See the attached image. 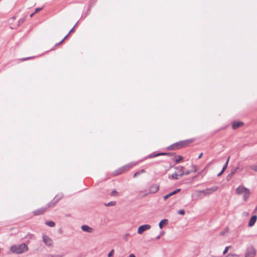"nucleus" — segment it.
<instances>
[{
  "mask_svg": "<svg viewBox=\"0 0 257 257\" xmlns=\"http://www.w3.org/2000/svg\"><path fill=\"white\" fill-rule=\"evenodd\" d=\"M236 194L238 195H242L243 199L246 201L249 197L250 190L249 189L242 185L239 186L235 190Z\"/></svg>",
  "mask_w": 257,
  "mask_h": 257,
  "instance_id": "f257e3e1",
  "label": "nucleus"
},
{
  "mask_svg": "<svg viewBox=\"0 0 257 257\" xmlns=\"http://www.w3.org/2000/svg\"><path fill=\"white\" fill-rule=\"evenodd\" d=\"M10 250L13 253L21 254L25 252L28 250V246L25 243L19 245H14L10 248Z\"/></svg>",
  "mask_w": 257,
  "mask_h": 257,
  "instance_id": "f03ea898",
  "label": "nucleus"
},
{
  "mask_svg": "<svg viewBox=\"0 0 257 257\" xmlns=\"http://www.w3.org/2000/svg\"><path fill=\"white\" fill-rule=\"evenodd\" d=\"M160 186L158 184H152L149 190H145L141 191L144 195H148L149 194H153L157 192L159 190Z\"/></svg>",
  "mask_w": 257,
  "mask_h": 257,
  "instance_id": "7ed1b4c3",
  "label": "nucleus"
},
{
  "mask_svg": "<svg viewBox=\"0 0 257 257\" xmlns=\"http://www.w3.org/2000/svg\"><path fill=\"white\" fill-rule=\"evenodd\" d=\"M219 187L217 186H214L211 188H206L205 189L202 190V192H203V194L204 196L209 195L211 194H213L214 192H216Z\"/></svg>",
  "mask_w": 257,
  "mask_h": 257,
  "instance_id": "20e7f679",
  "label": "nucleus"
},
{
  "mask_svg": "<svg viewBox=\"0 0 257 257\" xmlns=\"http://www.w3.org/2000/svg\"><path fill=\"white\" fill-rule=\"evenodd\" d=\"M151 228V226L150 224H143L139 227L137 232L139 234H142L145 231L150 229Z\"/></svg>",
  "mask_w": 257,
  "mask_h": 257,
  "instance_id": "39448f33",
  "label": "nucleus"
},
{
  "mask_svg": "<svg viewBox=\"0 0 257 257\" xmlns=\"http://www.w3.org/2000/svg\"><path fill=\"white\" fill-rule=\"evenodd\" d=\"M255 253V249L252 247H249L246 250L245 257H254Z\"/></svg>",
  "mask_w": 257,
  "mask_h": 257,
  "instance_id": "423d86ee",
  "label": "nucleus"
},
{
  "mask_svg": "<svg viewBox=\"0 0 257 257\" xmlns=\"http://www.w3.org/2000/svg\"><path fill=\"white\" fill-rule=\"evenodd\" d=\"M43 241L47 246H51L52 245V240L47 235H43Z\"/></svg>",
  "mask_w": 257,
  "mask_h": 257,
  "instance_id": "0eeeda50",
  "label": "nucleus"
},
{
  "mask_svg": "<svg viewBox=\"0 0 257 257\" xmlns=\"http://www.w3.org/2000/svg\"><path fill=\"white\" fill-rule=\"evenodd\" d=\"M81 229L85 232L88 233H92L93 231V229L87 225H83L81 227Z\"/></svg>",
  "mask_w": 257,
  "mask_h": 257,
  "instance_id": "6e6552de",
  "label": "nucleus"
},
{
  "mask_svg": "<svg viewBox=\"0 0 257 257\" xmlns=\"http://www.w3.org/2000/svg\"><path fill=\"white\" fill-rule=\"evenodd\" d=\"M257 219V216L256 215H253L251 217L248 222V225L249 227H251L254 225Z\"/></svg>",
  "mask_w": 257,
  "mask_h": 257,
  "instance_id": "1a4fd4ad",
  "label": "nucleus"
},
{
  "mask_svg": "<svg viewBox=\"0 0 257 257\" xmlns=\"http://www.w3.org/2000/svg\"><path fill=\"white\" fill-rule=\"evenodd\" d=\"M187 143H188V141L181 142L179 143L176 144L174 146V147L175 148V149H179V148H181L182 147L185 146L187 144Z\"/></svg>",
  "mask_w": 257,
  "mask_h": 257,
  "instance_id": "9d476101",
  "label": "nucleus"
},
{
  "mask_svg": "<svg viewBox=\"0 0 257 257\" xmlns=\"http://www.w3.org/2000/svg\"><path fill=\"white\" fill-rule=\"evenodd\" d=\"M175 169L178 171V172L179 173V177H181L184 175V172L183 171V167L178 166V167H176Z\"/></svg>",
  "mask_w": 257,
  "mask_h": 257,
  "instance_id": "9b49d317",
  "label": "nucleus"
},
{
  "mask_svg": "<svg viewBox=\"0 0 257 257\" xmlns=\"http://www.w3.org/2000/svg\"><path fill=\"white\" fill-rule=\"evenodd\" d=\"M243 124V122H234L232 123V128L233 129H236L238 127H239L240 126H241V125H242Z\"/></svg>",
  "mask_w": 257,
  "mask_h": 257,
  "instance_id": "f8f14e48",
  "label": "nucleus"
},
{
  "mask_svg": "<svg viewBox=\"0 0 257 257\" xmlns=\"http://www.w3.org/2000/svg\"><path fill=\"white\" fill-rule=\"evenodd\" d=\"M168 223L167 219H163L162 220L159 224V227L160 228H162L165 225H166Z\"/></svg>",
  "mask_w": 257,
  "mask_h": 257,
  "instance_id": "ddd939ff",
  "label": "nucleus"
},
{
  "mask_svg": "<svg viewBox=\"0 0 257 257\" xmlns=\"http://www.w3.org/2000/svg\"><path fill=\"white\" fill-rule=\"evenodd\" d=\"M46 209H47L46 208H41V209L35 211L34 212V213L35 215H40V214L43 213L46 210Z\"/></svg>",
  "mask_w": 257,
  "mask_h": 257,
  "instance_id": "4468645a",
  "label": "nucleus"
},
{
  "mask_svg": "<svg viewBox=\"0 0 257 257\" xmlns=\"http://www.w3.org/2000/svg\"><path fill=\"white\" fill-rule=\"evenodd\" d=\"M179 174L177 173H174L172 174L171 176H169V178H173L174 179H179Z\"/></svg>",
  "mask_w": 257,
  "mask_h": 257,
  "instance_id": "2eb2a0df",
  "label": "nucleus"
},
{
  "mask_svg": "<svg viewBox=\"0 0 257 257\" xmlns=\"http://www.w3.org/2000/svg\"><path fill=\"white\" fill-rule=\"evenodd\" d=\"M183 160V157L181 156H177L175 158L174 161L176 163H178Z\"/></svg>",
  "mask_w": 257,
  "mask_h": 257,
  "instance_id": "dca6fc26",
  "label": "nucleus"
},
{
  "mask_svg": "<svg viewBox=\"0 0 257 257\" xmlns=\"http://www.w3.org/2000/svg\"><path fill=\"white\" fill-rule=\"evenodd\" d=\"M46 224L50 227H54L55 225V222L53 221H47L46 222Z\"/></svg>",
  "mask_w": 257,
  "mask_h": 257,
  "instance_id": "f3484780",
  "label": "nucleus"
},
{
  "mask_svg": "<svg viewBox=\"0 0 257 257\" xmlns=\"http://www.w3.org/2000/svg\"><path fill=\"white\" fill-rule=\"evenodd\" d=\"M44 257H63V255L62 254H47Z\"/></svg>",
  "mask_w": 257,
  "mask_h": 257,
  "instance_id": "a211bd4d",
  "label": "nucleus"
},
{
  "mask_svg": "<svg viewBox=\"0 0 257 257\" xmlns=\"http://www.w3.org/2000/svg\"><path fill=\"white\" fill-rule=\"evenodd\" d=\"M229 158H230V157H228L227 159L226 163L224 164V166L223 167V168H222V170L223 171H224L226 170V169L227 168V165H228V162H229Z\"/></svg>",
  "mask_w": 257,
  "mask_h": 257,
  "instance_id": "6ab92c4d",
  "label": "nucleus"
},
{
  "mask_svg": "<svg viewBox=\"0 0 257 257\" xmlns=\"http://www.w3.org/2000/svg\"><path fill=\"white\" fill-rule=\"evenodd\" d=\"M145 172V170H141V171H139L138 172H137L136 173H135L134 175V177L135 178L137 176H138V175H140L141 174L143 173H144Z\"/></svg>",
  "mask_w": 257,
  "mask_h": 257,
  "instance_id": "aec40b11",
  "label": "nucleus"
},
{
  "mask_svg": "<svg viewBox=\"0 0 257 257\" xmlns=\"http://www.w3.org/2000/svg\"><path fill=\"white\" fill-rule=\"evenodd\" d=\"M42 9V8H37L36 9L35 12L30 15V17H32L35 14L38 13L39 11H40Z\"/></svg>",
  "mask_w": 257,
  "mask_h": 257,
  "instance_id": "412c9836",
  "label": "nucleus"
},
{
  "mask_svg": "<svg viewBox=\"0 0 257 257\" xmlns=\"http://www.w3.org/2000/svg\"><path fill=\"white\" fill-rule=\"evenodd\" d=\"M173 195V194L172 193V192H171L166 195H165L163 198H164V199L165 200H167L169 197L172 196Z\"/></svg>",
  "mask_w": 257,
  "mask_h": 257,
  "instance_id": "4be33fe9",
  "label": "nucleus"
},
{
  "mask_svg": "<svg viewBox=\"0 0 257 257\" xmlns=\"http://www.w3.org/2000/svg\"><path fill=\"white\" fill-rule=\"evenodd\" d=\"M195 192L196 193V195L199 197L202 194H203V192H202V190H196Z\"/></svg>",
  "mask_w": 257,
  "mask_h": 257,
  "instance_id": "5701e85b",
  "label": "nucleus"
},
{
  "mask_svg": "<svg viewBox=\"0 0 257 257\" xmlns=\"http://www.w3.org/2000/svg\"><path fill=\"white\" fill-rule=\"evenodd\" d=\"M114 253V250L112 249L108 254V257H112Z\"/></svg>",
  "mask_w": 257,
  "mask_h": 257,
  "instance_id": "b1692460",
  "label": "nucleus"
},
{
  "mask_svg": "<svg viewBox=\"0 0 257 257\" xmlns=\"http://www.w3.org/2000/svg\"><path fill=\"white\" fill-rule=\"evenodd\" d=\"M250 168L252 170L257 172V165H251L250 166Z\"/></svg>",
  "mask_w": 257,
  "mask_h": 257,
  "instance_id": "393cba45",
  "label": "nucleus"
},
{
  "mask_svg": "<svg viewBox=\"0 0 257 257\" xmlns=\"http://www.w3.org/2000/svg\"><path fill=\"white\" fill-rule=\"evenodd\" d=\"M110 195L111 196H116L118 195V193L116 190H113L111 191Z\"/></svg>",
  "mask_w": 257,
  "mask_h": 257,
  "instance_id": "a878e982",
  "label": "nucleus"
},
{
  "mask_svg": "<svg viewBox=\"0 0 257 257\" xmlns=\"http://www.w3.org/2000/svg\"><path fill=\"white\" fill-rule=\"evenodd\" d=\"M129 235H130V234L128 233H125V234H124V235L123 236V239L125 241H127L128 239L127 238Z\"/></svg>",
  "mask_w": 257,
  "mask_h": 257,
  "instance_id": "bb28decb",
  "label": "nucleus"
},
{
  "mask_svg": "<svg viewBox=\"0 0 257 257\" xmlns=\"http://www.w3.org/2000/svg\"><path fill=\"white\" fill-rule=\"evenodd\" d=\"M115 204V202L114 201H111L109 203H108L106 205L107 206H114Z\"/></svg>",
  "mask_w": 257,
  "mask_h": 257,
  "instance_id": "cd10ccee",
  "label": "nucleus"
},
{
  "mask_svg": "<svg viewBox=\"0 0 257 257\" xmlns=\"http://www.w3.org/2000/svg\"><path fill=\"white\" fill-rule=\"evenodd\" d=\"M68 36H69V35H68V34H67V35H66L64 38V39H63L61 41H60L59 43H58V44H57L56 45V46H58L59 45H60V44H62V43L63 42V41H64V40H65V39H66L68 37Z\"/></svg>",
  "mask_w": 257,
  "mask_h": 257,
  "instance_id": "c85d7f7f",
  "label": "nucleus"
},
{
  "mask_svg": "<svg viewBox=\"0 0 257 257\" xmlns=\"http://www.w3.org/2000/svg\"><path fill=\"white\" fill-rule=\"evenodd\" d=\"M57 201H55V202H53V203H51H51H50L48 204V207H51L54 206L55 205V204L57 203Z\"/></svg>",
  "mask_w": 257,
  "mask_h": 257,
  "instance_id": "c756f323",
  "label": "nucleus"
},
{
  "mask_svg": "<svg viewBox=\"0 0 257 257\" xmlns=\"http://www.w3.org/2000/svg\"><path fill=\"white\" fill-rule=\"evenodd\" d=\"M178 213L179 214H180V215H184V214H185V211H184V210H182V209H181V210H178Z\"/></svg>",
  "mask_w": 257,
  "mask_h": 257,
  "instance_id": "7c9ffc66",
  "label": "nucleus"
},
{
  "mask_svg": "<svg viewBox=\"0 0 257 257\" xmlns=\"http://www.w3.org/2000/svg\"><path fill=\"white\" fill-rule=\"evenodd\" d=\"M164 234V231H162L160 233V234L159 235H158V236L156 237V239H159Z\"/></svg>",
  "mask_w": 257,
  "mask_h": 257,
  "instance_id": "2f4dec72",
  "label": "nucleus"
},
{
  "mask_svg": "<svg viewBox=\"0 0 257 257\" xmlns=\"http://www.w3.org/2000/svg\"><path fill=\"white\" fill-rule=\"evenodd\" d=\"M229 246H226L225 248V249L223 251V253L224 254H226L227 253V252L228 251V248H229Z\"/></svg>",
  "mask_w": 257,
  "mask_h": 257,
  "instance_id": "473e14b6",
  "label": "nucleus"
},
{
  "mask_svg": "<svg viewBox=\"0 0 257 257\" xmlns=\"http://www.w3.org/2000/svg\"><path fill=\"white\" fill-rule=\"evenodd\" d=\"M180 189H177L176 190H175V191L172 192V193L173 194V195L176 194L177 193L180 192Z\"/></svg>",
  "mask_w": 257,
  "mask_h": 257,
  "instance_id": "72a5a7b5",
  "label": "nucleus"
},
{
  "mask_svg": "<svg viewBox=\"0 0 257 257\" xmlns=\"http://www.w3.org/2000/svg\"><path fill=\"white\" fill-rule=\"evenodd\" d=\"M238 170H239L240 171H241L242 169H239V168H236L232 172V174H234Z\"/></svg>",
  "mask_w": 257,
  "mask_h": 257,
  "instance_id": "f704fd0d",
  "label": "nucleus"
},
{
  "mask_svg": "<svg viewBox=\"0 0 257 257\" xmlns=\"http://www.w3.org/2000/svg\"><path fill=\"white\" fill-rule=\"evenodd\" d=\"M227 257H237V256L235 254H229Z\"/></svg>",
  "mask_w": 257,
  "mask_h": 257,
  "instance_id": "c9c22d12",
  "label": "nucleus"
},
{
  "mask_svg": "<svg viewBox=\"0 0 257 257\" xmlns=\"http://www.w3.org/2000/svg\"><path fill=\"white\" fill-rule=\"evenodd\" d=\"M191 171L188 170V171H186L185 172H184V175H189L191 173Z\"/></svg>",
  "mask_w": 257,
  "mask_h": 257,
  "instance_id": "e433bc0d",
  "label": "nucleus"
},
{
  "mask_svg": "<svg viewBox=\"0 0 257 257\" xmlns=\"http://www.w3.org/2000/svg\"><path fill=\"white\" fill-rule=\"evenodd\" d=\"M128 257H136V255L134 253H131L129 255Z\"/></svg>",
  "mask_w": 257,
  "mask_h": 257,
  "instance_id": "4c0bfd02",
  "label": "nucleus"
},
{
  "mask_svg": "<svg viewBox=\"0 0 257 257\" xmlns=\"http://www.w3.org/2000/svg\"><path fill=\"white\" fill-rule=\"evenodd\" d=\"M224 171H223L222 170L217 175L218 176H221L222 173H223Z\"/></svg>",
  "mask_w": 257,
  "mask_h": 257,
  "instance_id": "58836bf2",
  "label": "nucleus"
},
{
  "mask_svg": "<svg viewBox=\"0 0 257 257\" xmlns=\"http://www.w3.org/2000/svg\"><path fill=\"white\" fill-rule=\"evenodd\" d=\"M202 155H203V153H200L198 156V159H200L202 157Z\"/></svg>",
  "mask_w": 257,
  "mask_h": 257,
  "instance_id": "ea45409f",
  "label": "nucleus"
},
{
  "mask_svg": "<svg viewBox=\"0 0 257 257\" xmlns=\"http://www.w3.org/2000/svg\"><path fill=\"white\" fill-rule=\"evenodd\" d=\"M74 28H73L69 32L68 35H69L72 32H73Z\"/></svg>",
  "mask_w": 257,
  "mask_h": 257,
  "instance_id": "a19ab883",
  "label": "nucleus"
},
{
  "mask_svg": "<svg viewBox=\"0 0 257 257\" xmlns=\"http://www.w3.org/2000/svg\"><path fill=\"white\" fill-rule=\"evenodd\" d=\"M165 153L158 154L155 155V156H157L161 155H165Z\"/></svg>",
  "mask_w": 257,
  "mask_h": 257,
  "instance_id": "79ce46f5",
  "label": "nucleus"
},
{
  "mask_svg": "<svg viewBox=\"0 0 257 257\" xmlns=\"http://www.w3.org/2000/svg\"><path fill=\"white\" fill-rule=\"evenodd\" d=\"M29 58H30L29 57L26 58H24V59H23V60H27V59H28Z\"/></svg>",
  "mask_w": 257,
  "mask_h": 257,
  "instance_id": "37998d69",
  "label": "nucleus"
},
{
  "mask_svg": "<svg viewBox=\"0 0 257 257\" xmlns=\"http://www.w3.org/2000/svg\"><path fill=\"white\" fill-rule=\"evenodd\" d=\"M197 171V169H194V172H196Z\"/></svg>",
  "mask_w": 257,
  "mask_h": 257,
  "instance_id": "c03bdc74",
  "label": "nucleus"
}]
</instances>
